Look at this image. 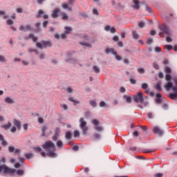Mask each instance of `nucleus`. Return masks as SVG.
Listing matches in <instances>:
<instances>
[{
  "instance_id": "obj_1",
  "label": "nucleus",
  "mask_w": 177,
  "mask_h": 177,
  "mask_svg": "<svg viewBox=\"0 0 177 177\" xmlns=\"http://www.w3.org/2000/svg\"><path fill=\"white\" fill-rule=\"evenodd\" d=\"M42 147L45 149V150H47V151H49L47 153L48 157H51L52 158L57 157V154L55 153V151H56V147L52 141H46L45 144L42 145Z\"/></svg>"
},
{
  "instance_id": "obj_2",
  "label": "nucleus",
  "mask_w": 177,
  "mask_h": 177,
  "mask_svg": "<svg viewBox=\"0 0 177 177\" xmlns=\"http://www.w3.org/2000/svg\"><path fill=\"white\" fill-rule=\"evenodd\" d=\"M13 124H14V127H12V129H10V132H12V133H16V131H21V122L15 119L13 121Z\"/></svg>"
},
{
  "instance_id": "obj_3",
  "label": "nucleus",
  "mask_w": 177,
  "mask_h": 177,
  "mask_svg": "<svg viewBox=\"0 0 177 177\" xmlns=\"http://www.w3.org/2000/svg\"><path fill=\"white\" fill-rule=\"evenodd\" d=\"M0 172H3V174H15L16 169H10L6 165H0Z\"/></svg>"
},
{
  "instance_id": "obj_4",
  "label": "nucleus",
  "mask_w": 177,
  "mask_h": 177,
  "mask_svg": "<svg viewBox=\"0 0 177 177\" xmlns=\"http://www.w3.org/2000/svg\"><path fill=\"white\" fill-rule=\"evenodd\" d=\"M37 48H39V49H42L43 48H50L52 46V41L50 40L49 41H41V43L37 42L36 43Z\"/></svg>"
},
{
  "instance_id": "obj_5",
  "label": "nucleus",
  "mask_w": 177,
  "mask_h": 177,
  "mask_svg": "<svg viewBox=\"0 0 177 177\" xmlns=\"http://www.w3.org/2000/svg\"><path fill=\"white\" fill-rule=\"evenodd\" d=\"M159 29L161 30L162 32H159V36L164 37V34H167V35H169V28L168 26L163 24L159 26Z\"/></svg>"
},
{
  "instance_id": "obj_6",
  "label": "nucleus",
  "mask_w": 177,
  "mask_h": 177,
  "mask_svg": "<svg viewBox=\"0 0 177 177\" xmlns=\"http://www.w3.org/2000/svg\"><path fill=\"white\" fill-rule=\"evenodd\" d=\"M80 129L83 132V135H86V132H88V126H86V122L84 120V118H81L80 119Z\"/></svg>"
},
{
  "instance_id": "obj_7",
  "label": "nucleus",
  "mask_w": 177,
  "mask_h": 177,
  "mask_svg": "<svg viewBox=\"0 0 177 177\" xmlns=\"http://www.w3.org/2000/svg\"><path fill=\"white\" fill-rule=\"evenodd\" d=\"M133 100L136 103H142L145 101V98H143V93L138 92L137 95L133 96Z\"/></svg>"
},
{
  "instance_id": "obj_8",
  "label": "nucleus",
  "mask_w": 177,
  "mask_h": 177,
  "mask_svg": "<svg viewBox=\"0 0 177 177\" xmlns=\"http://www.w3.org/2000/svg\"><path fill=\"white\" fill-rule=\"evenodd\" d=\"M153 132L155 135H158V136H162V135H164V131L158 126L153 128Z\"/></svg>"
},
{
  "instance_id": "obj_9",
  "label": "nucleus",
  "mask_w": 177,
  "mask_h": 177,
  "mask_svg": "<svg viewBox=\"0 0 177 177\" xmlns=\"http://www.w3.org/2000/svg\"><path fill=\"white\" fill-rule=\"evenodd\" d=\"M172 91H174V93H170L169 94V97L172 100H176L177 98V88L176 87H173Z\"/></svg>"
},
{
  "instance_id": "obj_10",
  "label": "nucleus",
  "mask_w": 177,
  "mask_h": 177,
  "mask_svg": "<svg viewBox=\"0 0 177 177\" xmlns=\"http://www.w3.org/2000/svg\"><path fill=\"white\" fill-rule=\"evenodd\" d=\"M59 13H60V10L57 8L53 11L51 17H53V19H57V17H59Z\"/></svg>"
},
{
  "instance_id": "obj_11",
  "label": "nucleus",
  "mask_w": 177,
  "mask_h": 177,
  "mask_svg": "<svg viewBox=\"0 0 177 177\" xmlns=\"http://www.w3.org/2000/svg\"><path fill=\"white\" fill-rule=\"evenodd\" d=\"M105 53L106 55H109V53H112V55H116L117 51H115V50L114 48H106L105 50Z\"/></svg>"
},
{
  "instance_id": "obj_12",
  "label": "nucleus",
  "mask_w": 177,
  "mask_h": 177,
  "mask_svg": "<svg viewBox=\"0 0 177 177\" xmlns=\"http://www.w3.org/2000/svg\"><path fill=\"white\" fill-rule=\"evenodd\" d=\"M156 96L157 97L156 100V103H157V104H161L162 103V100H161L162 95H161L160 93H156Z\"/></svg>"
},
{
  "instance_id": "obj_13",
  "label": "nucleus",
  "mask_w": 177,
  "mask_h": 177,
  "mask_svg": "<svg viewBox=\"0 0 177 177\" xmlns=\"http://www.w3.org/2000/svg\"><path fill=\"white\" fill-rule=\"evenodd\" d=\"M20 31H30L31 30V26L27 25L26 26H21L19 27Z\"/></svg>"
},
{
  "instance_id": "obj_14",
  "label": "nucleus",
  "mask_w": 177,
  "mask_h": 177,
  "mask_svg": "<svg viewBox=\"0 0 177 177\" xmlns=\"http://www.w3.org/2000/svg\"><path fill=\"white\" fill-rule=\"evenodd\" d=\"M133 3H134L135 6H133L132 8H133L134 9H137L138 10L140 9V6L139 5V0H133Z\"/></svg>"
},
{
  "instance_id": "obj_15",
  "label": "nucleus",
  "mask_w": 177,
  "mask_h": 177,
  "mask_svg": "<svg viewBox=\"0 0 177 177\" xmlns=\"http://www.w3.org/2000/svg\"><path fill=\"white\" fill-rule=\"evenodd\" d=\"M164 86L166 91H171V88L174 86V84L171 82H168Z\"/></svg>"
},
{
  "instance_id": "obj_16",
  "label": "nucleus",
  "mask_w": 177,
  "mask_h": 177,
  "mask_svg": "<svg viewBox=\"0 0 177 177\" xmlns=\"http://www.w3.org/2000/svg\"><path fill=\"white\" fill-rule=\"evenodd\" d=\"M1 128H3V129H5V131H8V129H9V128H10V127H12V122H8V124H3L1 125Z\"/></svg>"
},
{
  "instance_id": "obj_17",
  "label": "nucleus",
  "mask_w": 177,
  "mask_h": 177,
  "mask_svg": "<svg viewBox=\"0 0 177 177\" xmlns=\"http://www.w3.org/2000/svg\"><path fill=\"white\" fill-rule=\"evenodd\" d=\"M4 102L8 104H13V103H15V100H13V99L10 98V97H6Z\"/></svg>"
},
{
  "instance_id": "obj_18",
  "label": "nucleus",
  "mask_w": 177,
  "mask_h": 177,
  "mask_svg": "<svg viewBox=\"0 0 177 177\" xmlns=\"http://www.w3.org/2000/svg\"><path fill=\"white\" fill-rule=\"evenodd\" d=\"M28 38L32 39L33 42H37V41H38V37H35L32 33L29 35Z\"/></svg>"
},
{
  "instance_id": "obj_19",
  "label": "nucleus",
  "mask_w": 177,
  "mask_h": 177,
  "mask_svg": "<svg viewBox=\"0 0 177 177\" xmlns=\"http://www.w3.org/2000/svg\"><path fill=\"white\" fill-rule=\"evenodd\" d=\"M155 88L157 89L159 92H161L162 89L161 88V82H158L156 85H155Z\"/></svg>"
},
{
  "instance_id": "obj_20",
  "label": "nucleus",
  "mask_w": 177,
  "mask_h": 177,
  "mask_svg": "<svg viewBox=\"0 0 177 177\" xmlns=\"http://www.w3.org/2000/svg\"><path fill=\"white\" fill-rule=\"evenodd\" d=\"M62 8H63V9H68V10H69L70 12H71V10H73V8L71 7H68V4H67L66 3H62Z\"/></svg>"
},
{
  "instance_id": "obj_21",
  "label": "nucleus",
  "mask_w": 177,
  "mask_h": 177,
  "mask_svg": "<svg viewBox=\"0 0 177 177\" xmlns=\"http://www.w3.org/2000/svg\"><path fill=\"white\" fill-rule=\"evenodd\" d=\"M65 138L67 140H71V138H73V136L71 135V132L67 131L65 134Z\"/></svg>"
},
{
  "instance_id": "obj_22",
  "label": "nucleus",
  "mask_w": 177,
  "mask_h": 177,
  "mask_svg": "<svg viewBox=\"0 0 177 177\" xmlns=\"http://www.w3.org/2000/svg\"><path fill=\"white\" fill-rule=\"evenodd\" d=\"M65 30H66V31L64 32V33L66 35H68V34H70L73 31V28H71V27H68V26L65 27Z\"/></svg>"
},
{
  "instance_id": "obj_23",
  "label": "nucleus",
  "mask_w": 177,
  "mask_h": 177,
  "mask_svg": "<svg viewBox=\"0 0 177 177\" xmlns=\"http://www.w3.org/2000/svg\"><path fill=\"white\" fill-rule=\"evenodd\" d=\"M80 45H82L83 46H88V48H92V44L88 42L82 41L80 43Z\"/></svg>"
},
{
  "instance_id": "obj_24",
  "label": "nucleus",
  "mask_w": 177,
  "mask_h": 177,
  "mask_svg": "<svg viewBox=\"0 0 177 177\" xmlns=\"http://www.w3.org/2000/svg\"><path fill=\"white\" fill-rule=\"evenodd\" d=\"M123 97H124V99H125V100H126V102H127V103L132 102V97H131L128 95H124Z\"/></svg>"
},
{
  "instance_id": "obj_25",
  "label": "nucleus",
  "mask_w": 177,
  "mask_h": 177,
  "mask_svg": "<svg viewBox=\"0 0 177 177\" xmlns=\"http://www.w3.org/2000/svg\"><path fill=\"white\" fill-rule=\"evenodd\" d=\"M156 149H145L142 151V153H154V151H156Z\"/></svg>"
},
{
  "instance_id": "obj_26",
  "label": "nucleus",
  "mask_w": 177,
  "mask_h": 177,
  "mask_svg": "<svg viewBox=\"0 0 177 177\" xmlns=\"http://www.w3.org/2000/svg\"><path fill=\"white\" fill-rule=\"evenodd\" d=\"M44 13H45V12H44V10H39L38 12V14L36 16L37 19H39V18L42 17V15H44Z\"/></svg>"
},
{
  "instance_id": "obj_27",
  "label": "nucleus",
  "mask_w": 177,
  "mask_h": 177,
  "mask_svg": "<svg viewBox=\"0 0 177 177\" xmlns=\"http://www.w3.org/2000/svg\"><path fill=\"white\" fill-rule=\"evenodd\" d=\"M62 20H68V15L66 12H62Z\"/></svg>"
},
{
  "instance_id": "obj_28",
  "label": "nucleus",
  "mask_w": 177,
  "mask_h": 177,
  "mask_svg": "<svg viewBox=\"0 0 177 177\" xmlns=\"http://www.w3.org/2000/svg\"><path fill=\"white\" fill-rule=\"evenodd\" d=\"M25 157H26V158H27V160H31V158H32V157H34V154L31 153H26Z\"/></svg>"
},
{
  "instance_id": "obj_29",
  "label": "nucleus",
  "mask_w": 177,
  "mask_h": 177,
  "mask_svg": "<svg viewBox=\"0 0 177 177\" xmlns=\"http://www.w3.org/2000/svg\"><path fill=\"white\" fill-rule=\"evenodd\" d=\"M132 35H133V38L134 39H139V35H138V33L136 32V31H133L132 32Z\"/></svg>"
},
{
  "instance_id": "obj_30",
  "label": "nucleus",
  "mask_w": 177,
  "mask_h": 177,
  "mask_svg": "<svg viewBox=\"0 0 177 177\" xmlns=\"http://www.w3.org/2000/svg\"><path fill=\"white\" fill-rule=\"evenodd\" d=\"M93 71H95V73H96L97 74H99V73H100V68H99V67L96 66H93Z\"/></svg>"
},
{
  "instance_id": "obj_31",
  "label": "nucleus",
  "mask_w": 177,
  "mask_h": 177,
  "mask_svg": "<svg viewBox=\"0 0 177 177\" xmlns=\"http://www.w3.org/2000/svg\"><path fill=\"white\" fill-rule=\"evenodd\" d=\"M68 100H69V102H73V103H76V104H80V101L74 100V97H69L68 99Z\"/></svg>"
},
{
  "instance_id": "obj_32",
  "label": "nucleus",
  "mask_w": 177,
  "mask_h": 177,
  "mask_svg": "<svg viewBox=\"0 0 177 177\" xmlns=\"http://www.w3.org/2000/svg\"><path fill=\"white\" fill-rule=\"evenodd\" d=\"M92 124L95 125V127H97V125H99V124H100V122H99V120H96V119H93L92 120Z\"/></svg>"
},
{
  "instance_id": "obj_33",
  "label": "nucleus",
  "mask_w": 177,
  "mask_h": 177,
  "mask_svg": "<svg viewBox=\"0 0 177 177\" xmlns=\"http://www.w3.org/2000/svg\"><path fill=\"white\" fill-rule=\"evenodd\" d=\"M165 80L167 81V82H170L171 80H172V76L169 74H167L165 75Z\"/></svg>"
},
{
  "instance_id": "obj_34",
  "label": "nucleus",
  "mask_w": 177,
  "mask_h": 177,
  "mask_svg": "<svg viewBox=\"0 0 177 177\" xmlns=\"http://www.w3.org/2000/svg\"><path fill=\"white\" fill-rule=\"evenodd\" d=\"M165 72H166L167 74H171V73H172V70L171 69V68L167 66L165 68Z\"/></svg>"
},
{
  "instance_id": "obj_35",
  "label": "nucleus",
  "mask_w": 177,
  "mask_h": 177,
  "mask_svg": "<svg viewBox=\"0 0 177 177\" xmlns=\"http://www.w3.org/2000/svg\"><path fill=\"white\" fill-rule=\"evenodd\" d=\"M57 146L59 148L62 149L63 147V142L62 140H58L57 142Z\"/></svg>"
},
{
  "instance_id": "obj_36",
  "label": "nucleus",
  "mask_w": 177,
  "mask_h": 177,
  "mask_svg": "<svg viewBox=\"0 0 177 177\" xmlns=\"http://www.w3.org/2000/svg\"><path fill=\"white\" fill-rule=\"evenodd\" d=\"M90 104L92 107H96V106H97V103H96L95 100H90Z\"/></svg>"
},
{
  "instance_id": "obj_37",
  "label": "nucleus",
  "mask_w": 177,
  "mask_h": 177,
  "mask_svg": "<svg viewBox=\"0 0 177 177\" xmlns=\"http://www.w3.org/2000/svg\"><path fill=\"white\" fill-rule=\"evenodd\" d=\"M153 67L155 70H160V66L156 62L153 63Z\"/></svg>"
},
{
  "instance_id": "obj_38",
  "label": "nucleus",
  "mask_w": 177,
  "mask_h": 177,
  "mask_svg": "<svg viewBox=\"0 0 177 177\" xmlns=\"http://www.w3.org/2000/svg\"><path fill=\"white\" fill-rule=\"evenodd\" d=\"M95 130L97 131V132H102V131H103V127L98 125L95 126Z\"/></svg>"
},
{
  "instance_id": "obj_39",
  "label": "nucleus",
  "mask_w": 177,
  "mask_h": 177,
  "mask_svg": "<svg viewBox=\"0 0 177 177\" xmlns=\"http://www.w3.org/2000/svg\"><path fill=\"white\" fill-rule=\"evenodd\" d=\"M33 150H35L36 153H39V151H41L42 149L39 147H33Z\"/></svg>"
},
{
  "instance_id": "obj_40",
  "label": "nucleus",
  "mask_w": 177,
  "mask_h": 177,
  "mask_svg": "<svg viewBox=\"0 0 177 177\" xmlns=\"http://www.w3.org/2000/svg\"><path fill=\"white\" fill-rule=\"evenodd\" d=\"M138 72L140 74H145V68H138Z\"/></svg>"
},
{
  "instance_id": "obj_41",
  "label": "nucleus",
  "mask_w": 177,
  "mask_h": 177,
  "mask_svg": "<svg viewBox=\"0 0 177 177\" xmlns=\"http://www.w3.org/2000/svg\"><path fill=\"white\" fill-rule=\"evenodd\" d=\"M73 136L74 138H78L80 137V131H75L74 133H73Z\"/></svg>"
},
{
  "instance_id": "obj_42",
  "label": "nucleus",
  "mask_w": 177,
  "mask_h": 177,
  "mask_svg": "<svg viewBox=\"0 0 177 177\" xmlns=\"http://www.w3.org/2000/svg\"><path fill=\"white\" fill-rule=\"evenodd\" d=\"M145 22L144 21H140L138 23V26L140 27V28H143V27H145Z\"/></svg>"
},
{
  "instance_id": "obj_43",
  "label": "nucleus",
  "mask_w": 177,
  "mask_h": 177,
  "mask_svg": "<svg viewBox=\"0 0 177 177\" xmlns=\"http://www.w3.org/2000/svg\"><path fill=\"white\" fill-rule=\"evenodd\" d=\"M165 49H167V50H171V49H173V47L171 45H165Z\"/></svg>"
},
{
  "instance_id": "obj_44",
  "label": "nucleus",
  "mask_w": 177,
  "mask_h": 177,
  "mask_svg": "<svg viewBox=\"0 0 177 177\" xmlns=\"http://www.w3.org/2000/svg\"><path fill=\"white\" fill-rule=\"evenodd\" d=\"M147 45H151V44H153V39L151 37H149L147 41Z\"/></svg>"
},
{
  "instance_id": "obj_45",
  "label": "nucleus",
  "mask_w": 177,
  "mask_h": 177,
  "mask_svg": "<svg viewBox=\"0 0 177 177\" xmlns=\"http://www.w3.org/2000/svg\"><path fill=\"white\" fill-rule=\"evenodd\" d=\"M48 130V127H44L42 128V136H45V132Z\"/></svg>"
},
{
  "instance_id": "obj_46",
  "label": "nucleus",
  "mask_w": 177,
  "mask_h": 177,
  "mask_svg": "<svg viewBox=\"0 0 177 177\" xmlns=\"http://www.w3.org/2000/svg\"><path fill=\"white\" fill-rule=\"evenodd\" d=\"M17 174L20 176H21L24 174V171L19 169L17 171Z\"/></svg>"
},
{
  "instance_id": "obj_47",
  "label": "nucleus",
  "mask_w": 177,
  "mask_h": 177,
  "mask_svg": "<svg viewBox=\"0 0 177 177\" xmlns=\"http://www.w3.org/2000/svg\"><path fill=\"white\" fill-rule=\"evenodd\" d=\"M8 151H9L10 153H13V151H15V147L10 146L8 147Z\"/></svg>"
},
{
  "instance_id": "obj_48",
  "label": "nucleus",
  "mask_w": 177,
  "mask_h": 177,
  "mask_svg": "<svg viewBox=\"0 0 177 177\" xmlns=\"http://www.w3.org/2000/svg\"><path fill=\"white\" fill-rule=\"evenodd\" d=\"M58 137H59V134L57 133H55V135L53 137V140L54 142H56V140H57Z\"/></svg>"
},
{
  "instance_id": "obj_49",
  "label": "nucleus",
  "mask_w": 177,
  "mask_h": 177,
  "mask_svg": "<svg viewBox=\"0 0 177 177\" xmlns=\"http://www.w3.org/2000/svg\"><path fill=\"white\" fill-rule=\"evenodd\" d=\"M145 93H147V95H150L151 96H154V93L150 92V90H145Z\"/></svg>"
},
{
  "instance_id": "obj_50",
  "label": "nucleus",
  "mask_w": 177,
  "mask_h": 177,
  "mask_svg": "<svg viewBox=\"0 0 177 177\" xmlns=\"http://www.w3.org/2000/svg\"><path fill=\"white\" fill-rule=\"evenodd\" d=\"M148 88H149V84H147L146 83L142 84V89H147Z\"/></svg>"
},
{
  "instance_id": "obj_51",
  "label": "nucleus",
  "mask_w": 177,
  "mask_h": 177,
  "mask_svg": "<svg viewBox=\"0 0 177 177\" xmlns=\"http://www.w3.org/2000/svg\"><path fill=\"white\" fill-rule=\"evenodd\" d=\"M146 10L147 12H149V13H151L152 10H151V7L149 6H146Z\"/></svg>"
},
{
  "instance_id": "obj_52",
  "label": "nucleus",
  "mask_w": 177,
  "mask_h": 177,
  "mask_svg": "<svg viewBox=\"0 0 177 177\" xmlns=\"http://www.w3.org/2000/svg\"><path fill=\"white\" fill-rule=\"evenodd\" d=\"M29 53H32V52H35L36 55H39V53L37 52V50H34L32 48L28 49Z\"/></svg>"
},
{
  "instance_id": "obj_53",
  "label": "nucleus",
  "mask_w": 177,
  "mask_h": 177,
  "mask_svg": "<svg viewBox=\"0 0 177 177\" xmlns=\"http://www.w3.org/2000/svg\"><path fill=\"white\" fill-rule=\"evenodd\" d=\"M7 24L8 26H12L13 24V21L12 19H8L7 20Z\"/></svg>"
},
{
  "instance_id": "obj_54",
  "label": "nucleus",
  "mask_w": 177,
  "mask_h": 177,
  "mask_svg": "<svg viewBox=\"0 0 177 177\" xmlns=\"http://www.w3.org/2000/svg\"><path fill=\"white\" fill-rule=\"evenodd\" d=\"M162 109L163 110H168V104H164L162 105Z\"/></svg>"
},
{
  "instance_id": "obj_55",
  "label": "nucleus",
  "mask_w": 177,
  "mask_h": 177,
  "mask_svg": "<svg viewBox=\"0 0 177 177\" xmlns=\"http://www.w3.org/2000/svg\"><path fill=\"white\" fill-rule=\"evenodd\" d=\"M93 137L95 138V139H100V134L99 133H95L93 135Z\"/></svg>"
},
{
  "instance_id": "obj_56",
  "label": "nucleus",
  "mask_w": 177,
  "mask_h": 177,
  "mask_svg": "<svg viewBox=\"0 0 177 177\" xmlns=\"http://www.w3.org/2000/svg\"><path fill=\"white\" fill-rule=\"evenodd\" d=\"M7 145H8V142H6V140H3V141H1V146L6 147Z\"/></svg>"
},
{
  "instance_id": "obj_57",
  "label": "nucleus",
  "mask_w": 177,
  "mask_h": 177,
  "mask_svg": "<svg viewBox=\"0 0 177 177\" xmlns=\"http://www.w3.org/2000/svg\"><path fill=\"white\" fill-rule=\"evenodd\" d=\"M93 15H96L97 16L99 15V12H97V10L96 8L93 9Z\"/></svg>"
},
{
  "instance_id": "obj_58",
  "label": "nucleus",
  "mask_w": 177,
  "mask_h": 177,
  "mask_svg": "<svg viewBox=\"0 0 177 177\" xmlns=\"http://www.w3.org/2000/svg\"><path fill=\"white\" fill-rule=\"evenodd\" d=\"M48 21H44V22H43V27L44 28H46V26H48Z\"/></svg>"
},
{
  "instance_id": "obj_59",
  "label": "nucleus",
  "mask_w": 177,
  "mask_h": 177,
  "mask_svg": "<svg viewBox=\"0 0 177 177\" xmlns=\"http://www.w3.org/2000/svg\"><path fill=\"white\" fill-rule=\"evenodd\" d=\"M118 46H119L120 48H122L124 46V43H122V41H118Z\"/></svg>"
},
{
  "instance_id": "obj_60",
  "label": "nucleus",
  "mask_w": 177,
  "mask_h": 177,
  "mask_svg": "<svg viewBox=\"0 0 177 177\" xmlns=\"http://www.w3.org/2000/svg\"><path fill=\"white\" fill-rule=\"evenodd\" d=\"M0 62H6V59H5L3 56L0 55Z\"/></svg>"
},
{
  "instance_id": "obj_61",
  "label": "nucleus",
  "mask_w": 177,
  "mask_h": 177,
  "mask_svg": "<svg viewBox=\"0 0 177 177\" xmlns=\"http://www.w3.org/2000/svg\"><path fill=\"white\" fill-rule=\"evenodd\" d=\"M129 81H130L131 84H132L133 85H135V84H136V80H135L134 79L131 78L129 80Z\"/></svg>"
},
{
  "instance_id": "obj_62",
  "label": "nucleus",
  "mask_w": 177,
  "mask_h": 177,
  "mask_svg": "<svg viewBox=\"0 0 177 177\" xmlns=\"http://www.w3.org/2000/svg\"><path fill=\"white\" fill-rule=\"evenodd\" d=\"M106 106V102H104V101H102L100 103V107H104Z\"/></svg>"
},
{
  "instance_id": "obj_63",
  "label": "nucleus",
  "mask_w": 177,
  "mask_h": 177,
  "mask_svg": "<svg viewBox=\"0 0 177 177\" xmlns=\"http://www.w3.org/2000/svg\"><path fill=\"white\" fill-rule=\"evenodd\" d=\"M158 77L161 79L164 78V73H162V72H159Z\"/></svg>"
},
{
  "instance_id": "obj_64",
  "label": "nucleus",
  "mask_w": 177,
  "mask_h": 177,
  "mask_svg": "<svg viewBox=\"0 0 177 177\" xmlns=\"http://www.w3.org/2000/svg\"><path fill=\"white\" fill-rule=\"evenodd\" d=\"M163 176H164V174L161 173L155 174V177H163Z\"/></svg>"
}]
</instances>
